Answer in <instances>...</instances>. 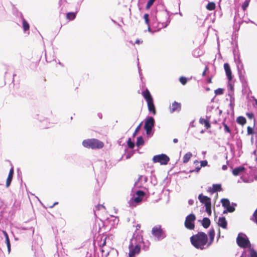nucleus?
<instances>
[{"instance_id": "nucleus-1", "label": "nucleus", "mask_w": 257, "mask_h": 257, "mask_svg": "<svg viewBox=\"0 0 257 257\" xmlns=\"http://www.w3.org/2000/svg\"><path fill=\"white\" fill-rule=\"evenodd\" d=\"M208 235L209 237L208 241V237L207 234L203 232H198L196 234L193 235L190 237V242L192 245L196 248L203 249L204 246L207 244V246H209L213 242L215 236V231L214 229L211 228L209 230Z\"/></svg>"}, {"instance_id": "nucleus-2", "label": "nucleus", "mask_w": 257, "mask_h": 257, "mask_svg": "<svg viewBox=\"0 0 257 257\" xmlns=\"http://www.w3.org/2000/svg\"><path fill=\"white\" fill-rule=\"evenodd\" d=\"M82 144L85 148L93 150L100 149L104 147V143L96 139H88L83 141Z\"/></svg>"}, {"instance_id": "nucleus-3", "label": "nucleus", "mask_w": 257, "mask_h": 257, "mask_svg": "<svg viewBox=\"0 0 257 257\" xmlns=\"http://www.w3.org/2000/svg\"><path fill=\"white\" fill-rule=\"evenodd\" d=\"M152 160L154 163H159L162 165H166L169 162L170 158L166 154H162L154 156Z\"/></svg>"}, {"instance_id": "nucleus-4", "label": "nucleus", "mask_w": 257, "mask_h": 257, "mask_svg": "<svg viewBox=\"0 0 257 257\" xmlns=\"http://www.w3.org/2000/svg\"><path fill=\"white\" fill-rule=\"evenodd\" d=\"M195 220L196 216L193 213L187 216L184 222L185 227L189 230H193L195 228L194 221Z\"/></svg>"}, {"instance_id": "nucleus-5", "label": "nucleus", "mask_w": 257, "mask_h": 257, "mask_svg": "<svg viewBox=\"0 0 257 257\" xmlns=\"http://www.w3.org/2000/svg\"><path fill=\"white\" fill-rule=\"evenodd\" d=\"M236 242L237 245L241 248L249 247L251 246L248 239L246 237H244L239 234L236 238Z\"/></svg>"}, {"instance_id": "nucleus-6", "label": "nucleus", "mask_w": 257, "mask_h": 257, "mask_svg": "<svg viewBox=\"0 0 257 257\" xmlns=\"http://www.w3.org/2000/svg\"><path fill=\"white\" fill-rule=\"evenodd\" d=\"M154 124L155 120L153 117H149L146 119L144 125V128L147 135H150L151 134Z\"/></svg>"}, {"instance_id": "nucleus-7", "label": "nucleus", "mask_w": 257, "mask_h": 257, "mask_svg": "<svg viewBox=\"0 0 257 257\" xmlns=\"http://www.w3.org/2000/svg\"><path fill=\"white\" fill-rule=\"evenodd\" d=\"M222 206L225 209L223 211V213L227 212H233L235 210V208L233 206L230 205V201L228 199L223 198L221 200Z\"/></svg>"}, {"instance_id": "nucleus-8", "label": "nucleus", "mask_w": 257, "mask_h": 257, "mask_svg": "<svg viewBox=\"0 0 257 257\" xmlns=\"http://www.w3.org/2000/svg\"><path fill=\"white\" fill-rule=\"evenodd\" d=\"M152 233L154 236L157 237L158 239L163 238L165 236L160 225L154 227L152 230Z\"/></svg>"}, {"instance_id": "nucleus-9", "label": "nucleus", "mask_w": 257, "mask_h": 257, "mask_svg": "<svg viewBox=\"0 0 257 257\" xmlns=\"http://www.w3.org/2000/svg\"><path fill=\"white\" fill-rule=\"evenodd\" d=\"M130 251L128 253L129 257H134L136 254H138L140 251V246L139 245L134 247L133 245L129 246Z\"/></svg>"}, {"instance_id": "nucleus-10", "label": "nucleus", "mask_w": 257, "mask_h": 257, "mask_svg": "<svg viewBox=\"0 0 257 257\" xmlns=\"http://www.w3.org/2000/svg\"><path fill=\"white\" fill-rule=\"evenodd\" d=\"M198 199L200 201L201 203L204 204L205 206H207L208 205L211 204V199L206 196H204L202 194H200L198 196Z\"/></svg>"}, {"instance_id": "nucleus-11", "label": "nucleus", "mask_w": 257, "mask_h": 257, "mask_svg": "<svg viewBox=\"0 0 257 257\" xmlns=\"http://www.w3.org/2000/svg\"><path fill=\"white\" fill-rule=\"evenodd\" d=\"M136 195L137 197L134 198L133 201L135 203H139L142 201L145 193L143 191L139 190L136 192Z\"/></svg>"}, {"instance_id": "nucleus-12", "label": "nucleus", "mask_w": 257, "mask_h": 257, "mask_svg": "<svg viewBox=\"0 0 257 257\" xmlns=\"http://www.w3.org/2000/svg\"><path fill=\"white\" fill-rule=\"evenodd\" d=\"M224 68L227 78L228 80L230 81L232 79V76L229 65L227 63H225L224 64Z\"/></svg>"}, {"instance_id": "nucleus-13", "label": "nucleus", "mask_w": 257, "mask_h": 257, "mask_svg": "<svg viewBox=\"0 0 257 257\" xmlns=\"http://www.w3.org/2000/svg\"><path fill=\"white\" fill-rule=\"evenodd\" d=\"M222 188L221 185L220 184H213L212 188H209L208 190V191L210 192L211 194H213L215 192H219L221 191Z\"/></svg>"}, {"instance_id": "nucleus-14", "label": "nucleus", "mask_w": 257, "mask_h": 257, "mask_svg": "<svg viewBox=\"0 0 257 257\" xmlns=\"http://www.w3.org/2000/svg\"><path fill=\"white\" fill-rule=\"evenodd\" d=\"M14 172V167H12L9 171V173L6 180V186L7 187H9L11 183L13 177Z\"/></svg>"}, {"instance_id": "nucleus-15", "label": "nucleus", "mask_w": 257, "mask_h": 257, "mask_svg": "<svg viewBox=\"0 0 257 257\" xmlns=\"http://www.w3.org/2000/svg\"><path fill=\"white\" fill-rule=\"evenodd\" d=\"M142 94L147 102L153 100L152 96L148 89H146L145 90L143 91L142 92Z\"/></svg>"}, {"instance_id": "nucleus-16", "label": "nucleus", "mask_w": 257, "mask_h": 257, "mask_svg": "<svg viewBox=\"0 0 257 257\" xmlns=\"http://www.w3.org/2000/svg\"><path fill=\"white\" fill-rule=\"evenodd\" d=\"M181 103L174 101L170 108V111L173 112L175 111H179L181 110Z\"/></svg>"}, {"instance_id": "nucleus-17", "label": "nucleus", "mask_w": 257, "mask_h": 257, "mask_svg": "<svg viewBox=\"0 0 257 257\" xmlns=\"http://www.w3.org/2000/svg\"><path fill=\"white\" fill-rule=\"evenodd\" d=\"M227 221L224 217H220L218 219V224L223 228H226L227 227Z\"/></svg>"}, {"instance_id": "nucleus-18", "label": "nucleus", "mask_w": 257, "mask_h": 257, "mask_svg": "<svg viewBox=\"0 0 257 257\" xmlns=\"http://www.w3.org/2000/svg\"><path fill=\"white\" fill-rule=\"evenodd\" d=\"M147 104L149 110L151 112L153 115H155L156 114V110L153 100L147 102Z\"/></svg>"}, {"instance_id": "nucleus-19", "label": "nucleus", "mask_w": 257, "mask_h": 257, "mask_svg": "<svg viewBox=\"0 0 257 257\" xmlns=\"http://www.w3.org/2000/svg\"><path fill=\"white\" fill-rule=\"evenodd\" d=\"M199 123L201 124H204L206 129H208L211 127L209 120L208 119H205L204 118L201 117L199 119Z\"/></svg>"}, {"instance_id": "nucleus-20", "label": "nucleus", "mask_w": 257, "mask_h": 257, "mask_svg": "<svg viewBox=\"0 0 257 257\" xmlns=\"http://www.w3.org/2000/svg\"><path fill=\"white\" fill-rule=\"evenodd\" d=\"M245 170V168L244 167H239L237 168H234L232 170V174L234 176L238 175L241 172H242Z\"/></svg>"}, {"instance_id": "nucleus-21", "label": "nucleus", "mask_w": 257, "mask_h": 257, "mask_svg": "<svg viewBox=\"0 0 257 257\" xmlns=\"http://www.w3.org/2000/svg\"><path fill=\"white\" fill-rule=\"evenodd\" d=\"M210 224V220L208 218L204 217L202 220V225L205 228H207Z\"/></svg>"}, {"instance_id": "nucleus-22", "label": "nucleus", "mask_w": 257, "mask_h": 257, "mask_svg": "<svg viewBox=\"0 0 257 257\" xmlns=\"http://www.w3.org/2000/svg\"><path fill=\"white\" fill-rule=\"evenodd\" d=\"M77 12H69L66 14V19L69 21H72L75 19Z\"/></svg>"}, {"instance_id": "nucleus-23", "label": "nucleus", "mask_w": 257, "mask_h": 257, "mask_svg": "<svg viewBox=\"0 0 257 257\" xmlns=\"http://www.w3.org/2000/svg\"><path fill=\"white\" fill-rule=\"evenodd\" d=\"M192 156V154L191 152L186 153L183 157V162L185 164L187 163L189 161Z\"/></svg>"}, {"instance_id": "nucleus-24", "label": "nucleus", "mask_w": 257, "mask_h": 257, "mask_svg": "<svg viewBox=\"0 0 257 257\" xmlns=\"http://www.w3.org/2000/svg\"><path fill=\"white\" fill-rule=\"evenodd\" d=\"M236 122L237 123L243 125L246 123V120L245 117L242 116H240L237 117Z\"/></svg>"}, {"instance_id": "nucleus-25", "label": "nucleus", "mask_w": 257, "mask_h": 257, "mask_svg": "<svg viewBox=\"0 0 257 257\" xmlns=\"http://www.w3.org/2000/svg\"><path fill=\"white\" fill-rule=\"evenodd\" d=\"M23 28L24 32L29 31L30 29L29 24L24 18H23Z\"/></svg>"}, {"instance_id": "nucleus-26", "label": "nucleus", "mask_w": 257, "mask_h": 257, "mask_svg": "<svg viewBox=\"0 0 257 257\" xmlns=\"http://www.w3.org/2000/svg\"><path fill=\"white\" fill-rule=\"evenodd\" d=\"M215 8V4L213 2H209L206 6V9L209 11L214 10Z\"/></svg>"}, {"instance_id": "nucleus-27", "label": "nucleus", "mask_w": 257, "mask_h": 257, "mask_svg": "<svg viewBox=\"0 0 257 257\" xmlns=\"http://www.w3.org/2000/svg\"><path fill=\"white\" fill-rule=\"evenodd\" d=\"M144 144V141L142 137L140 136L137 138L136 145L138 146L143 145Z\"/></svg>"}, {"instance_id": "nucleus-28", "label": "nucleus", "mask_w": 257, "mask_h": 257, "mask_svg": "<svg viewBox=\"0 0 257 257\" xmlns=\"http://www.w3.org/2000/svg\"><path fill=\"white\" fill-rule=\"evenodd\" d=\"M224 89L223 88H219L215 90L214 93L216 95H221L224 93Z\"/></svg>"}, {"instance_id": "nucleus-29", "label": "nucleus", "mask_w": 257, "mask_h": 257, "mask_svg": "<svg viewBox=\"0 0 257 257\" xmlns=\"http://www.w3.org/2000/svg\"><path fill=\"white\" fill-rule=\"evenodd\" d=\"M179 81L182 85H185L187 82V79L184 76H181L179 78Z\"/></svg>"}, {"instance_id": "nucleus-30", "label": "nucleus", "mask_w": 257, "mask_h": 257, "mask_svg": "<svg viewBox=\"0 0 257 257\" xmlns=\"http://www.w3.org/2000/svg\"><path fill=\"white\" fill-rule=\"evenodd\" d=\"M205 206V210H206V212L208 213V215H209V216L211 215V204L208 205L207 206Z\"/></svg>"}, {"instance_id": "nucleus-31", "label": "nucleus", "mask_w": 257, "mask_h": 257, "mask_svg": "<svg viewBox=\"0 0 257 257\" xmlns=\"http://www.w3.org/2000/svg\"><path fill=\"white\" fill-rule=\"evenodd\" d=\"M155 1L156 0H149L147 4V5L146 7V9L147 10L149 9L150 8V7L153 5V4H154V3Z\"/></svg>"}, {"instance_id": "nucleus-32", "label": "nucleus", "mask_w": 257, "mask_h": 257, "mask_svg": "<svg viewBox=\"0 0 257 257\" xmlns=\"http://www.w3.org/2000/svg\"><path fill=\"white\" fill-rule=\"evenodd\" d=\"M106 237H105L104 239V240L103 241V242L99 245V246H100V247L101 248V251L102 253L105 252V250L103 249V247H104V246L106 244Z\"/></svg>"}, {"instance_id": "nucleus-33", "label": "nucleus", "mask_w": 257, "mask_h": 257, "mask_svg": "<svg viewBox=\"0 0 257 257\" xmlns=\"http://www.w3.org/2000/svg\"><path fill=\"white\" fill-rule=\"evenodd\" d=\"M127 145L131 149H133L135 147V144L132 142L131 138H129L127 141Z\"/></svg>"}, {"instance_id": "nucleus-34", "label": "nucleus", "mask_w": 257, "mask_h": 257, "mask_svg": "<svg viewBox=\"0 0 257 257\" xmlns=\"http://www.w3.org/2000/svg\"><path fill=\"white\" fill-rule=\"evenodd\" d=\"M222 124L224 126L225 132L228 133H230L231 130L228 126L224 122H222Z\"/></svg>"}, {"instance_id": "nucleus-35", "label": "nucleus", "mask_w": 257, "mask_h": 257, "mask_svg": "<svg viewBox=\"0 0 257 257\" xmlns=\"http://www.w3.org/2000/svg\"><path fill=\"white\" fill-rule=\"evenodd\" d=\"M142 122H141L139 124V125L137 127V128H136L135 132L133 134V136H135L137 135V134L138 133V132L140 130L141 128L142 127Z\"/></svg>"}, {"instance_id": "nucleus-36", "label": "nucleus", "mask_w": 257, "mask_h": 257, "mask_svg": "<svg viewBox=\"0 0 257 257\" xmlns=\"http://www.w3.org/2000/svg\"><path fill=\"white\" fill-rule=\"evenodd\" d=\"M246 115L247 116V117L249 119H253L254 121H255V118H254V114H253V113H252V112H247L246 113Z\"/></svg>"}, {"instance_id": "nucleus-37", "label": "nucleus", "mask_w": 257, "mask_h": 257, "mask_svg": "<svg viewBox=\"0 0 257 257\" xmlns=\"http://www.w3.org/2000/svg\"><path fill=\"white\" fill-rule=\"evenodd\" d=\"M250 257H257V252L253 249H252L250 251Z\"/></svg>"}, {"instance_id": "nucleus-38", "label": "nucleus", "mask_w": 257, "mask_h": 257, "mask_svg": "<svg viewBox=\"0 0 257 257\" xmlns=\"http://www.w3.org/2000/svg\"><path fill=\"white\" fill-rule=\"evenodd\" d=\"M6 242L8 247V251L9 252H10L11 250V243L9 238H7V239H6Z\"/></svg>"}, {"instance_id": "nucleus-39", "label": "nucleus", "mask_w": 257, "mask_h": 257, "mask_svg": "<svg viewBox=\"0 0 257 257\" xmlns=\"http://www.w3.org/2000/svg\"><path fill=\"white\" fill-rule=\"evenodd\" d=\"M247 135H251L253 134V131L251 127L248 126L247 127Z\"/></svg>"}, {"instance_id": "nucleus-40", "label": "nucleus", "mask_w": 257, "mask_h": 257, "mask_svg": "<svg viewBox=\"0 0 257 257\" xmlns=\"http://www.w3.org/2000/svg\"><path fill=\"white\" fill-rule=\"evenodd\" d=\"M144 18L145 20L146 23L147 24H149V15L148 14H145L144 16Z\"/></svg>"}, {"instance_id": "nucleus-41", "label": "nucleus", "mask_w": 257, "mask_h": 257, "mask_svg": "<svg viewBox=\"0 0 257 257\" xmlns=\"http://www.w3.org/2000/svg\"><path fill=\"white\" fill-rule=\"evenodd\" d=\"M200 167H205L207 165L208 162L206 160L202 161L200 162Z\"/></svg>"}, {"instance_id": "nucleus-42", "label": "nucleus", "mask_w": 257, "mask_h": 257, "mask_svg": "<svg viewBox=\"0 0 257 257\" xmlns=\"http://www.w3.org/2000/svg\"><path fill=\"white\" fill-rule=\"evenodd\" d=\"M248 2L247 1L244 2V3L243 4V5L242 6V9L243 10H245V9L248 7Z\"/></svg>"}, {"instance_id": "nucleus-43", "label": "nucleus", "mask_w": 257, "mask_h": 257, "mask_svg": "<svg viewBox=\"0 0 257 257\" xmlns=\"http://www.w3.org/2000/svg\"><path fill=\"white\" fill-rule=\"evenodd\" d=\"M96 208L99 210H100L101 208H103V209H105V207L104 205H100V204H98L97 205V206H96Z\"/></svg>"}, {"instance_id": "nucleus-44", "label": "nucleus", "mask_w": 257, "mask_h": 257, "mask_svg": "<svg viewBox=\"0 0 257 257\" xmlns=\"http://www.w3.org/2000/svg\"><path fill=\"white\" fill-rule=\"evenodd\" d=\"M208 70V66H206L205 69L202 74V76H205L206 74V72Z\"/></svg>"}, {"instance_id": "nucleus-45", "label": "nucleus", "mask_w": 257, "mask_h": 257, "mask_svg": "<svg viewBox=\"0 0 257 257\" xmlns=\"http://www.w3.org/2000/svg\"><path fill=\"white\" fill-rule=\"evenodd\" d=\"M201 167H200V166H198L197 167H196V168H195V170H192V171H191V172H194V171H195V172H198L200 170V169H201Z\"/></svg>"}, {"instance_id": "nucleus-46", "label": "nucleus", "mask_w": 257, "mask_h": 257, "mask_svg": "<svg viewBox=\"0 0 257 257\" xmlns=\"http://www.w3.org/2000/svg\"><path fill=\"white\" fill-rule=\"evenodd\" d=\"M3 233H4V234L5 236L6 239H7V238H9L8 234H7V233L6 232V231H3Z\"/></svg>"}, {"instance_id": "nucleus-47", "label": "nucleus", "mask_w": 257, "mask_h": 257, "mask_svg": "<svg viewBox=\"0 0 257 257\" xmlns=\"http://www.w3.org/2000/svg\"><path fill=\"white\" fill-rule=\"evenodd\" d=\"M194 203V201L192 199H190L189 201H188V204L190 205H193V204Z\"/></svg>"}, {"instance_id": "nucleus-48", "label": "nucleus", "mask_w": 257, "mask_h": 257, "mask_svg": "<svg viewBox=\"0 0 257 257\" xmlns=\"http://www.w3.org/2000/svg\"><path fill=\"white\" fill-rule=\"evenodd\" d=\"M207 82L208 83H212V77H208L207 79Z\"/></svg>"}, {"instance_id": "nucleus-49", "label": "nucleus", "mask_w": 257, "mask_h": 257, "mask_svg": "<svg viewBox=\"0 0 257 257\" xmlns=\"http://www.w3.org/2000/svg\"><path fill=\"white\" fill-rule=\"evenodd\" d=\"M143 42L142 41H140V40H137L135 42V43L137 44H140Z\"/></svg>"}, {"instance_id": "nucleus-50", "label": "nucleus", "mask_w": 257, "mask_h": 257, "mask_svg": "<svg viewBox=\"0 0 257 257\" xmlns=\"http://www.w3.org/2000/svg\"><path fill=\"white\" fill-rule=\"evenodd\" d=\"M222 168L223 170H225L227 169V167L226 165H223Z\"/></svg>"}, {"instance_id": "nucleus-51", "label": "nucleus", "mask_w": 257, "mask_h": 257, "mask_svg": "<svg viewBox=\"0 0 257 257\" xmlns=\"http://www.w3.org/2000/svg\"><path fill=\"white\" fill-rule=\"evenodd\" d=\"M140 228H141V225H140V224H138L136 225V228H137V230H139Z\"/></svg>"}, {"instance_id": "nucleus-52", "label": "nucleus", "mask_w": 257, "mask_h": 257, "mask_svg": "<svg viewBox=\"0 0 257 257\" xmlns=\"http://www.w3.org/2000/svg\"><path fill=\"white\" fill-rule=\"evenodd\" d=\"M173 142L174 143H177L178 142V139H173Z\"/></svg>"}, {"instance_id": "nucleus-53", "label": "nucleus", "mask_w": 257, "mask_h": 257, "mask_svg": "<svg viewBox=\"0 0 257 257\" xmlns=\"http://www.w3.org/2000/svg\"><path fill=\"white\" fill-rule=\"evenodd\" d=\"M254 102H255V105L257 106V99H254Z\"/></svg>"}, {"instance_id": "nucleus-54", "label": "nucleus", "mask_w": 257, "mask_h": 257, "mask_svg": "<svg viewBox=\"0 0 257 257\" xmlns=\"http://www.w3.org/2000/svg\"><path fill=\"white\" fill-rule=\"evenodd\" d=\"M194 163H197V164L198 165L199 162L198 161H196L194 162Z\"/></svg>"}, {"instance_id": "nucleus-55", "label": "nucleus", "mask_w": 257, "mask_h": 257, "mask_svg": "<svg viewBox=\"0 0 257 257\" xmlns=\"http://www.w3.org/2000/svg\"><path fill=\"white\" fill-rule=\"evenodd\" d=\"M57 203H58L57 202L55 203H54V204H53V205L52 206H51V207H53L55 204H57Z\"/></svg>"}, {"instance_id": "nucleus-56", "label": "nucleus", "mask_w": 257, "mask_h": 257, "mask_svg": "<svg viewBox=\"0 0 257 257\" xmlns=\"http://www.w3.org/2000/svg\"><path fill=\"white\" fill-rule=\"evenodd\" d=\"M230 106H231V107H233V104L230 103Z\"/></svg>"}, {"instance_id": "nucleus-57", "label": "nucleus", "mask_w": 257, "mask_h": 257, "mask_svg": "<svg viewBox=\"0 0 257 257\" xmlns=\"http://www.w3.org/2000/svg\"><path fill=\"white\" fill-rule=\"evenodd\" d=\"M206 90H207V91H208V90H210V89H209V88H207L206 89Z\"/></svg>"}, {"instance_id": "nucleus-58", "label": "nucleus", "mask_w": 257, "mask_h": 257, "mask_svg": "<svg viewBox=\"0 0 257 257\" xmlns=\"http://www.w3.org/2000/svg\"><path fill=\"white\" fill-rule=\"evenodd\" d=\"M108 254V252H106L105 253V255H107Z\"/></svg>"}, {"instance_id": "nucleus-59", "label": "nucleus", "mask_w": 257, "mask_h": 257, "mask_svg": "<svg viewBox=\"0 0 257 257\" xmlns=\"http://www.w3.org/2000/svg\"><path fill=\"white\" fill-rule=\"evenodd\" d=\"M220 236V232H219V234H218V238Z\"/></svg>"}, {"instance_id": "nucleus-60", "label": "nucleus", "mask_w": 257, "mask_h": 257, "mask_svg": "<svg viewBox=\"0 0 257 257\" xmlns=\"http://www.w3.org/2000/svg\"><path fill=\"white\" fill-rule=\"evenodd\" d=\"M89 257H91V255H89Z\"/></svg>"}, {"instance_id": "nucleus-61", "label": "nucleus", "mask_w": 257, "mask_h": 257, "mask_svg": "<svg viewBox=\"0 0 257 257\" xmlns=\"http://www.w3.org/2000/svg\"><path fill=\"white\" fill-rule=\"evenodd\" d=\"M256 161H257V158L256 159Z\"/></svg>"}]
</instances>
